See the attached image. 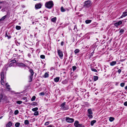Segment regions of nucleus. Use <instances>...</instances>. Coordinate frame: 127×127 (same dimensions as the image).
I'll return each instance as SVG.
<instances>
[{
	"label": "nucleus",
	"mask_w": 127,
	"mask_h": 127,
	"mask_svg": "<svg viewBox=\"0 0 127 127\" xmlns=\"http://www.w3.org/2000/svg\"><path fill=\"white\" fill-rule=\"evenodd\" d=\"M24 123L25 125H27L29 124V122L28 120H26L24 121Z\"/></svg>",
	"instance_id": "2eb2a0df"
},
{
	"label": "nucleus",
	"mask_w": 127,
	"mask_h": 127,
	"mask_svg": "<svg viewBox=\"0 0 127 127\" xmlns=\"http://www.w3.org/2000/svg\"><path fill=\"white\" fill-rule=\"evenodd\" d=\"M124 105L125 106H127V101L125 102L124 103Z\"/></svg>",
	"instance_id": "8fccbe9b"
},
{
	"label": "nucleus",
	"mask_w": 127,
	"mask_h": 127,
	"mask_svg": "<svg viewBox=\"0 0 127 127\" xmlns=\"http://www.w3.org/2000/svg\"><path fill=\"white\" fill-rule=\"evenodd\" d=\"M74 120L73 119L66 117V121L68 123H72L74 121Z\"/></svg>",
	"instance_id": "39448f33"
},
{
	"label": "nucleus",
	"mask_w": 127,
	"mask_h": 127,
	"mask_svg": "<svg viewBox=\"0 0 127 127\" xmlns=\"http://www.w3.org/2000/svg\"><path fill=\"white\" fill-rule=\"evenodd\" d=\"M2 75V73H1V84L2 85H3V84H2V81H3V80L4 79V77L3 74V76Z\"/></svg>",
	"instance_id": "a211bd4d"
},
{
	"label": "nucleus",
	"mask_w": 127,
	"mask_h": 127,
	"mask_svg": "<svg viewBox=\"0 0 127 127\" xmlns=\"http://www.w3.org/2000/svg\"><path fill=\"white\" fill-rule=\"evenodd\" d=\"M19 111L18 110H16L15 111L14 114L15 115H16L18 114Z\"/></svg>",
	"instance_id": "72a5a7b5"
},
{
	"label": "nucleus",
	"mask_w": 127,
	"mask_h": 127,
	"mask_svg": "<svg viewBox=\"0 0 127 127\" xmlns=\"http://www.w3.org/2000/svg\"><path fill=\"white\" fill-rule=\"evenodd\" d=\"M92 114H88L87 116L90 119L92 118H93V116Z\"/></svg>",
	"instance_id": "cd10ccee"
},
{
	"label": "nucleus",
	"mask_w": 127,
	"mask_h": 127,
	"mask_svg": "<svg viewBox=\"0 0 127 127\" xmlns=\"http://www.w3.org/2000/svg\"><path fill=\"white\" fill-rule=\"evenodd\" d=\"M125 83H121L120 84V86L122 87H124L125 85Z\"/></svg>",
	"instance_id": "58836bf2"
},
{
	"label": "nucleus",
	"mask_w": 127,
	"mask_h": 127,
	"mask_svg": "<svg viewBox=\"0 0 127 127\" xmlns=\"http://www.w3.org/2000/svg\"><path fill=\"white\" fill-rule=\"evenodd\" d=\"M76 27V26H74V29H75V28Z\"/></svg>",
	"instance_id": "e2e57ef3"
},
{
	"label": "nucleus",
	"mask_w": 127,
	"mask_h": 127,
	"mask_svg": "<svg viewBox=\"0 0 127 127\" xmlns=\"http://www.w3.org/2000/svg\"><path fill=\"white\" fill-rule=\"evenodd\" d=\"M16 29L18 30H20L21 29V27L20 26H17L16 27Z\"/></svg>",
	"instance_id": "bb28decb"
},
{
	"label": "nucleus",
	"mask_w": 127,
	"mask_h": 127,
	"mask_svg": "<svg viewBox=\"0 0 127 127\" xmlns=\"http://www.w3.org/2000/svg\"><path fill=\"white\" fill-rule=\"evenodd\" d=\"M34 23V22H32V23H33H33Z\"/></svg>",
	"instance_id": "774afa93"
},
{
	"label": "nucleus",
	"mask_w": 127,
	"mask_h": 127,
	"mask_svg": "<svg viewBox=\"0 0 127 127\" xmlns=\"http://www.w3.org/2000/svg\"><path fill=\"white\" fill-rule=\"evenodd\" d=\"M38 112L37 111H36L34 113V115L35 116H37L38 115Z\"/></svg>",
	"instance_id": "e433bc0d"
},
{
	"label": "nucleus",
	"mask_w": 127,
	"mask_h": 127,
	"mask_svg": "<svg viewBox=\"0 0 127 127\" xmlns=\"http://www.w3.org/2000/svg\"><path fill=\"white\" fill-rule=\"evenodd\" d=\"M7 15H5L1 19V20H4L6 17Z\"/></svg>",
	"instance_id": "c9c22d12"
},
{
	"label": "nucleus",
	"mask_w": 127,
	"mask_h": 127,
	"mask_svg": "<svg viewBox=\"0 0 127 127\" xmlns=\"http://www.w3.org/2000/svg\"><path fill=\"white\" fill-rule=\"evenodd\" d=\"M74 125L76 127H84V126L82 124H79V122L76 121L74 123Z\"/></svg>",
	"instance_id": "20e7f679"
},
{
	"label": "nucleus",
	"mask_w": 127,
	"mask_h": 127,
	"mask_svg": "<svg viewBox=\"0 0 127 127\" xmlns=\"http://www.w3.org/2000/svg\"><path fill=\"white\" fill-rule=\"evenodd\" d=\"M91 70L92 71L95 72H97V70L94 68H92Z\"/></svg>",
	"instance_id": "a19ab883"
},
{
	"label": "nucleus",
	"mask_w": 127,
	"mask_h": 127,
	"mask_svg": "<svg viewBox=\"0 0 127 127\" xmlns=\"http://www.w3.org/2000/svg\"><path fill=\"white\" fill-rule=\"evenodd\" d=\"M54 80L55 82H58L60 79V77H57L54 79Z\"/></svg>",
	"instance_id": "9b49d317"
},
{
	"label": "nucleus",
	"mask_w": 127,
	"mask_h": 127,
	"mask_svg": "<svg viewBox=\"0 0 127 127\" xmlns=\"http://www.w3.org/2000/svg\"><path fill=\"white\" fill-rule=\"evenodd\" d=\"M49 124V123L48 122H46L44 124V125L45 126H47Z\"/></svg>",
	"instance_id": "c03bdc74"
},
{
	"label": "nucleus",
	"mask_w": 127,
	"mask_h": 127,
	"mask_svg": "<svg viewBox=\"0 0 127 127\" xmlns=\"http://www.w3.org/2000/svg\"><path fill=\"white\" fill-rule=\"evenodd\" d=\"M41 7V5L40 3L37 4L35 6L36 9H37L40 8Z\"/></svg>",
	"instance_id": "6e6552de"
},
{
	"label": "nucleus",
	"mask_w": 127,
	"mask_h": 127,
	"mask_svg": "<svg viewBox=\"0 0 127 127\" xmlns=\"http://www.w3.org/2000/svg\"><path fill=\"white\" fill-rule=\"evenodd\" d=\"M49 72H47L45 73L44 76L43 77L45 78H46L48 77L49 76Z\"/></svg>",
	"instance_id": "4468645a"
},
{
	"label": "nucleus",
	"mask_w": 127,
	"mask_h": 127,
	"mask_svg": "<svg viewBox=\"0 0 127 127\" xmlns=\"http://www.w3.org/2000/svg\"><path fill=\"white\" fill-rule=\"evenodd\" d=\"M7 37L8 39L10 38H11V36L10 35H8L7 36Z\"/></svg>",
	"instance_id": "6e6d98bb"
},
{
	"label": "nucleus",
	"mask_w": 127,
	"mask_h": 127,
	"mask_svg": "<svg viewBox=\"0 0 127 127\" xmlns=\"http://www.w3.org/2000/svg\"><path fill=\"white\" fill-rule=\"evenodd\" d=\"M45 94L43 92H41L39 93V95H44Z\"/></svg>",
	"instance_id": "79ce46f5"
},
{
	"label": "nucleus",
	"mask_w": 127,
	"mask_h": 127,
	"mask_svg": "<svg viewBox=\"0 0 127 127\" xmlns=\"http://www.w3.org/2000/svg\"><path fill=\"white\" fill-rule=\"evenodd\" d=\"M33 76H31V75L29 76V82H31L32 81V78H33Z\"/></svg>",
	"instance_id": "c756f323"
},
{
	"label": "nucleus",
	"mask_w": 127,
	"mask_h": 127,
	"mask_svg": "<svg viewBox=\"0 0 127 127\" xmlns=\"http://www.w3.org/2000/svg\"><path fill=\"white\" fill-rule=\"evenodd\" d=\"M13 65V63H11L10 64H9V66L10 67H11V66H12Z\"/></svg>",
	"instance_id": "3c124183"
},
{
	"label": "nucleus",
	"mask_w": 127,
	"mask_h": 127,
	"mask_svg": "<svg viewBox=\"0 0 127 127\" xmlns=\"http://www.w3.org/2000/svg\"><path fill=\"white\" fill-rule=\"evenodd\" d=\"M1 20H1V19H0V21H1Z\"/></svg>",
	"instance_id": "338daca9"
},
{
	"label": "nucleus",
	"mask_w": 127,
	"mask_h": 127,
	"mask_svg": "<svg viewBox=\"0 0 127 127\" xmlns=\"http://www.w3.org/2000/svg\"><path fill=\"white\" fill-rule=\"evenodd\" d=\"M36 104H37V103H36L34 102H33L32 103L31 105H36Z\"/></svg>",
	"instance_id": "37998d69"
},
{
	"label": "nucleus",
	"mask_w": 127,
	"mask_h": 127,
	"mask_svg": "<svg viewBox=\"0 0 127 127\" xmlns=\"http://www.w3.org/2000/svg\"><path fill=\"white\" fill-rule=\"evenodd\" d=\"M121 70L120 69H119L118 70V72L119 74L121 73Z\"/></svg>",
	"instance_id": "864d4df0"
},
{
	"label": "nucleus",
	"mask_w": 127,
	"mask_h": 127,
	"mask_svg": "<svg viewBox=\"0 0 127 127\" xmlns=\"http://www.w3.org/2000/svg\"><path fill=\"white\" fill-rule=\"evenodd\" d=\"M3 97H4V96H3L2 94H0V102L1 101V100H2Z\"/></svg>",
	"instance_id": "b1692460"
},
{
	"label": "nucleus",
	"mask_w": 127,
	"mask_h": 127,
	"mask_svg": "<svg viewBox=\"0 0 127 127\" xmlns=\"http://www.w3.org/2000/svg\"><path fill=\"white\" fill-rule=\"evenodd\" d=\"M20 123L19 122L16 123L15 124V126L16 127H19L20 126Z\"/></svg>",
	"instance_id": "5701e85b"
},
{
	"label": "nucleus",
	"mask_w": 127,
	"mask_h": 127,
	"mask_svg": "<svg viewBox=\"0 0 127 127\" xmlns=\"http://www.w3.org/2000/svg\"><path fill=\"white\" fill-rule=\"evenodd\" d=\"M98 77L97 76H94V80L95 81L98 79Z\"/></svg>",
	"instance_id": "412c9836"
},
{
	"label": "nucleus",
	"mask_w": 127,
	"mask_h": 127,
	"mask_svg": "<svg viewBox=\"0 0 127 127\" xmlns=\"http://www.w3.org/2000/svg\"><path fill=\"white\" fill-rule=\"evenodd\" d=\"M6 99V97L5 96H4V97H3L2 100H5Z\"/></svg>",
	"instance_id": "603ef678"
},
{
	"label": "nucleus",
	"mask_w": 127,
	"mask_h": 127,
	"mask_svg": "<svg viewBox=\"0 0 127 127\" xmlns=\"http://www.w3.org/2000/svg\"><path fill=\"white\" fill-rule=\"evenodd\" d=\"M124 31V30L122 29H121L120 30V33H123Z\"/></svg>",
	"instance_id": "de8ad7c7"
},
{
	"label": "nucleus",
	"mask_w": 127,
	"mask_h": 127,
	"mask_svg": "<svg viewBox=\"0 0 127 127\" xmlns=\"http://www.w3.org/2000/svg\"><path fill=\"white\" fill-rule=\"evenodd\" d=\"M116 62L115 61H112L110 63V65L111 66H113L115 64Z\"/></svg>",
	"instance_id": "f8f14e48"
},
{
	"label": "nucleus",
	"mask_w": 127,
	"mask_h": 127,
	"mask_svg": "<svg viewBox=\"0 0 127 127\" xmlns=\"http://www.w3.org/2000/svg\"><path fill=\"white\" fill-rule=\"evenodd\" d=\"M92 83L91 82L90 83H89V85H88V86L89 87H91V85H92Z\"/></svg>",
	"instance_id": "09e8293b"
},
{
	"label": "nucleus",
	"mask_w": 127,
	"mask_h": 127,
	"mask_svg": "<svg viewBox=\"0 0 127 127\" xmlns=\"http://www.w3.org/2000/svg\"><path fill=\"white\" fill-rule=\"evenodd\" d=\"M61 11L62 12H63L65 11L66 10L64 9L63 7L62 6L61 8Z\"/></svg>",
	"instance_id": "aec40b11"
},
{
	"label": "nucleus",
	"mask_w": 127,
	"mask_h": 127,
	"mask_svg": "<svg viewBox=\"0 0 127 127\" xmlns=\"http://www.w3.org/2000/svg\"><path fill=\"white\" fill-rule=\"evenodd\" d=\"M52 125H51L48 126L47 127H53L52 126Z\"/></svg>",
	"instance_id": "4d7b16f0"
},
{
	"label": "nucleus",
	"mask_w": 127,
	"mask_h": 127,
	"mask_svg": "<svg viewBox=\"0 0 127 127\" xmlns=\"http://www.w3.org/2000/svg\"><path fill=\"white\" fill-rule=\"evenodd\" d=\"M80 52V50L78 49H75L74 51V52L75 53V54H76Z\"/></svg>",
	"instance_id": "a878e982"
},
{
	"label": "nucleus",
	"mask_w": 127,
	"mask_h": 127,
	"mask_svg": "<svg viewBox=\"0 0 127 127\" xmlns=\"http://www.w3.org/2000/svg\"><path fill=\"white\" fill-rule=\"evenodd\" d=\"M11 62L13 63H15L16 62V61L15 60H12L11 61Z\"/></svg>",
	"instance_id": "49530a36"
},
{
	"label": "nucleus",
	"mask_w": 127,
	"mask_h": 127,
	"mask_svg": "<svg viewBox=\"0 0 127 127\" xmlns=\"http://www.w3.org/2000/svg\"><path fill=\"white\" fill-rule=\"evenodd\" d=\"M38 108L37 107H35L32 109V110L33 111H35L37 110Z\"/></svg>",
	"instance_id": "7c9ffc66"
},
{
	"label": "nucleus",
	"mask_w": 127,
	"mask_h": 127,
	"mask_svg": "<svg viewBox=\"0 0 127 127\" xmlns=\"http://www.w3.org/2000/svg\"><path fill=\"white\" fill-rule=\"evenodd\" d=\"M57 20V18L56 17H55L51 19V21L53 22H55Z\"/></svg>",
	"instance_id": "393cba45"
},
{
	"label": "nucleus",
	"mask_w": 127,
	"mask_h": 127,
	"mask_svg": "<svg viewBox=\"0 0 127 127\" xmlns=\"http://www.w3.org/2000/svg\"><path fill=\"white\" fill-rule=\"evenodd\" d=\"M96 122V121L95 120H93L92 121H91V125L92 126H93L94 124L95 123V122Z\"/></svg>",
	"instance_id": "6ab92c4d"
},
{
	"label": "nucleus",
	"mask_w": 127,
	"mask_h": 127,
	"mask_svg": "<svg viewBox=\"0 0 127 127\" xmlns=\"http://www.w3.org/2000/svg\"><path fill=\"white\" fill-rule=\"evenodd\" d=\"M12 123L11 122H9L6 125V127H10L12 125Z\"/></svg>",
	"instance_id": "9d476101"
},
{
	"label": "nucleus",
	"mask_w": 127,
	"mask_h": 127,
	"mask_svg": "<svg viewBox=\"0 0 127 127\" xmlns=\"http://www.w3.org/2000/svg\"><path fill=\"white\" fill-rule=\"evenodd\" d=\"M125 89H127V86L125 87Z\"/></svg>",
	"instance_id": "13d9d810"
},
{
	"label": "nucleus",
	"mask_w": 127,
	"mask_h": 127,
	"mask_svg": "<svg viewBox=\"0 0 127 127\" xmlns=\"http://www.w3.org/2000/svg\"><path fill=\"white\" fill-rule=\"evenodd\" d=\"M58 54L60 58L62 59L63 56V52L60 50L58 49L57 50Z\"/></svg>",
	"instance_id": "423d86ee"
},
{
	"label": "nucleus",
	"mask_w": 127,
	"mask_h": 127,
	"mask_svg": "<svg viewBox=\"0 0 127 127\" xmlns=\"http://www.w3.org/2000/svg\"><path fill=\"white\" fill-rule=\"evenodd\" d=\"M94 53L93 52H92V53H91V54L92 55V56L93 55V54Z\"/></svg>",
	"instance_id": "680f3d73"
},
{
	"label": "nucleus",
	"mask_w": 127,
	"mask_h": 127,
	"mask_svg": "<svg viewBox=\"0 0 127 127\" xmlns=\"http://www.w3.org/2000/svg\"><path fill=\"white\" fill-rule=\"evenodd\" d=\"M54 5L53 1L51 0L46 2L45 4V7L48 9L52 8Z\"/></svg>",
	"instance_id": "f257e3e1"
},
{
	"label": "nucleus",
	"mask_w": 127,
	"mask_h": 127,
	"mask_svg": "<svg viewBox=\"0 0 127 127\" xmlns=\"http://www.w3.org/2000/svg\"><path fill=\"white\" fill-rule=\"evenodd\" d=\"M1 6H0V9L1 8Z\"/></svg>",
	"instance_id": "0e129e2a"
},
{
	"label": "nucleus",
	"mask_w": 127,
	"mask_h": 127,
	"mask_svg": "<svg viewBox=\"0 0 127 127\" xmlns=\"http://www.w3.org/2000/svg\"><path fill=\"white\" fill-rule=\"evenodd\" d=\"M91 2L89 0L86 1L85 2L84 6L87 7H90L92 5Z\"/></svg>",
	"instance_id": "7ed1b4c3"
},
{
	"label": "nucleus",
	"mask_w": 127,
	"mask_h": 127,
	"mask_svg": "<svg viewBox=\"0 0 127 127\" xmlns=\"http://www.w3.org/2000/svg\"><path fill=\"white\" fill-rule=\"evenodd\" d=\"M2 117H3V116H1V117H0V119H2Z\"/></svg>",
	"instance_id": "052dcab7"
},
{
	"label": "nucleus",
	"mask_w": 127,
	"mask_h": 127,
	"mask_svg": "<svg viewBox=\"0 0 127 127\" xmlns=\"http://www.w3.org/2000/svg\"><path fill=\"white\" fill-rule=\"evenodd\" d=\"M8 36V35H7V33H6L5 34V37H6V36Z\"/></svg>",
	"instance_id": "bf43d9fd"
},
{
	"label": "nucleus",
	"mask_w": 127,
	"mask_h": 127,
	"mask_svg": "<svg viewBox=\"0 0 127 127\" xmlns=\"http://www.w3.org/2000/svg\"><path fill=\"white\" fill-rule=\"evenodd\" d=\"M25 66V65L23 63H21L20 64V67L21 66Z\"/></svg>",
	"instance_id": "473e14b6"
},
{
	"label": "nucleus",
	"mask_w": 127,
	"mask_h": 127,
	"mask_svg": "<svg viewBox=\"0 0 127 127\" xmlns=\"http://www.w3.org/2000/svg\"><path fill=\"white\" fill-rule=\"evenodd\" d=\"M2 2L0 1V3H2Z\"/></svg>",
	"instance_id": "69168bd1"
},
{
	"label": "nucleus",
	"mask_w": 127,
	"mask_h": 127,
	"mask_svg": "<svg viewBox=\"0 0 127 127\" xmlns=\"http://www.w3.org/2000/svg\"><path fill=\"white\" fill-rule=\"evenodd\" d=\"M88 114H93V112L91 109H89L88 110Z\"/></svg>",
	"instance_id": "ddd939ff"
},
{
	"label": "nucleus",
	"mask_w": 127,
	"mask_h": 127,
	"mask_svg": "<svg viewBox=\"0 0 127 127\" xmlns=\"http://www.w3.org/2000/svg\"><path fill=\"white\" fill-rule=\"evenodd\" d=\"M6 86L7 89H8L9 90L10 89V86L7 83L6 84Z\"/></svg>",
	"instance_id": "4be33fe9"
},
{
	"label": "nucleus",
	"mask_w": 127,
	"mask_h": 127,
	"mask_svg": "<svg viewBox=\"0 0 127 127\" xmlns=\"http://www.w3.org/2000/svg\"><path fill=\"white\" fill-rule=\"evenodd\" d=\"M114 118L113 117H110L109 119V120L110 122L113 121L114 120Z\"/></svg>",
	"instance_id": "c85d7f7f"
},
{
	"label": "nucleus",
	"mask_w": 127,
	"mask_h": 127,
	"mask_svg": "<svg viewBox=\"0 0 127 127\" xmlns=\"http://www.w3.org/2000/svg\"><path fill=\"white\" fill-rule=\"evenodd\" d=\"M92 21L91 20H87L85 21V22L86 24H88L90 23Z\"/></svg>",
	"instance_id": "dca6fc26"
},
{
	"label": "nucleus",
	"mask_w": 127,
	"mask_h": 127,
	"mask_svg": "<svg viewBox=\"0 0 127 127\" xmlns=\"http://www.w3.org/2000/svg\"><path fill=\"white\" fill-rule=\"evenodd\" d=\"M22 101H16V102L17 103L20 104L22 103Z\"/></svg>",
	"instance_id": "f704fd0d"
},
{
	"label": "nucleus",
	"mask_w": 127,
	"mask_h": 127,
	"mask_svg": "<svg viewBox=\"0 0 127 127\" xmlns=\"http://www.w3.org/2000/svg\"><path fill=\"white\" fill-rule=\"evenodd\" d=\"M40 57L42 59H44L45 58V56L44 55H41L40 56Z\"/></svg>",
	"instance_id": "ea45409f"
},
{
	"label": "nucleus",
	"mask_w": 127,
	"mask_h": 127,
	"mask_svg": "<svg viewBox=\"0 0 127 127\" xmlns=\"http://www.w3.org/2000/svg\"><path fill=\"white\" fill-rule=\"evenodd\" d=\"M35 98L36 97L35 96H33L31 99V101H32L34 100H35Z\"/></svg>",
	"instance_id": "2f4dec72"
},
{
	"label": "nucleus",
	"mask_w": 127,
	"mask_h": 127,
	"mask_svg": "<svg viewBox=\"0 0 127 127\" xmlns=\"http://www.w3.org/2000/svg\"><path fill=\"white\" fill-rule=\"evenodd\" d=\"M67 83V82L66 81H64L62 82V83L63 84H66Z\"/></svg>",
	"instance_id": "a18cd8bd"
},
{
	"label": "nucleus",
	"mask_w": 127,
	"mask_h": 127,
	"mask_svg": "<svg viewBox=\"0 0 127 127\" xmlns=\"http://www.w3.org/2000/svg\"><path fill=\"white\" fill-rule=\"evenodd\" d=\"M29 71L31 73V75L33 76V75L34 72L32 69H30L29 70Z\"/></svg>",
	"instance_id": "f3484780"
},
{
	"label": "nucleus",
	"mask_w": 127,
	"mask_h": 127,
	"mask_svg": "<svg viewBox=\"0 0 127 127\" xmlns=\"http://www.w3.org/2000/svg\"><path fill=\"white\" fill-rule=\"evenodd\" d=\"M66 103L64 102L62 103L60 105V108L61 110H68L69 109L68 106L65 105Z\"/></svg>",
	"instance_id": "f03ea898"
},
{
	"label": "nucleus",
	"mask_w": 127,
	"mask_h": 127,
	"mask_svg": "<svg viewBox=\"0 0 127 127\" xmlns=\"http://www.w3.org/2000/svg\"><path fill=\"white\" fill-rule=\"evenodd\" d=\"M72 68L73 71H74L76 69V67L75 66H73L72 67Z\"/></svg>",
	"instance_id": "4c0bfd02"
},
{
	"label": "nucleus",
	"mask_w": 127,
	"mask_h": 127,
	"mask_svg": "<svg viewBox=\"0 0 127 127\" xmlns=\"http://www.w3.org/2000/svg\"><path fill=\"white\" fill-rule=\"evenodd\" d=\"M61 45H62V46H63V44H64V42H63V41H62L61 42Z\"/></svg>",
	"instance_id": "5fc2aeb1"
},
{
	"label": "nucleus",
	"mask_w": 127,
	"mask_h": 127,
	"mask_svg": "<svg viewBox=\"0 0 127 127\" xmlns=\"http://www.w3.org/2000/svg\"><path fill=\"white\" fill-rule=\"evenodd\" d=\"M127 15V9H126L125 12L123 13L122 15L121 16V18H122L123 17L126 16Z\"/></svg>",
	"instance_id": "0eeeda50"
},
{
	"label": "nucleus",
	"mask_w": 127,
	"mask_h": 127,
	"mask_svg": "<svg viewBox=\"0 0 127 127\" xmlns=\"http://www.w3.org/2000/svg\"><path fill=\"white\" fill-rule=\"evenodd\" d=\"M122 23V21H120L118 22L115 23L114 24V25L116 27H117L118 26L121 24Z\"/></svg>",
	"instance_id": "1a4fd4ad"
}]
</instances>
